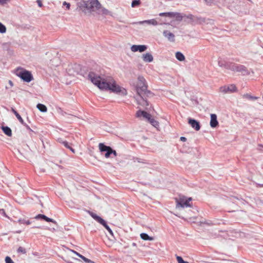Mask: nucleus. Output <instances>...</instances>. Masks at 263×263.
I'll use <instances>...</instances> for the list:
<instances>
[{
  "label": "nucleus",
  "instance_id": "29",
  "mask_svg": "<svg viewBox=\"0 0 263 263\" xmlns=\"http://www.w3.org/2000/svg\"><path fill=\"white\" fill-rule=\"evenodd\" d=\"M58 141L60 143L63 144L64 145V146H65L66 148H70V144L66 141H64L62 139H59Z\"/></svg>",
  "mask_w": 263,
  "mask_h": 263
},
{
  "label": "nucleus",
  "instance_id": "3",
  "mask_svg": "<svg viewBox=\"0 0 263 263\" xmlns=\"http://www.w3.org/2000/svg\"><path fill=\"white\" fill-rule=\"evenodd\" d=\"M87 6L85 5V7H87V10L95 11L99 14L108 15L109 13V11L103 7L98 0H89L87 1Z\"/></svg>",
  "mask_w": 263,
  "mask_h": 263
},
{
  "label": "nucleus",
  "instance_id": "35",
  "mask_svg": "<svg viewBox=\"0 0 263 263\" xmlns=\"http://www.w3.org/2000/svg\"><path fill=\"white\" fill-rule=\"evenodd\" d=\"M0 216L7 217L4 209H0Z\"/></svg>",
  "mask_w": 263,
  "mask_h": 263
},
{
  "label": "nucleus",
  "instance_id": "33",
  "mask_svg": "<svg viewBox=\"0 0 263 263\" xmlns=\"http://www.w3.org/2000/svg\"><path fill=\"white\" fill-rule=\"evenodd\" d=\"M17 252L25 254L26 253V251L25 248L22 247H20L17 249Z\"/></svg>",
  "mask_w": 263,
  "mask_h": 263
},
{
  "label": "nucleus",
  "instance_id": "14",
  "mask_svg": "<svg viewBox=\"0 0 263 263\" xmlns=\"http://www.w3.org/2000/svg\"><path fill=\"white\" fill-rule=\"evenodd\" d=\"M218 125V122L217 120V116L215 114L211 115L210 126L213 127H216Z\"/></svg>",
  "mask_w": 263,
  "mask_h": 263
},
{
  "label": "nucleus",
  "instance_id": "32",
  "mask_svg": "<svg viewBox=\"0 0 263 263\" xmlns=\"http://www.w3.org/2000/svg\"><path fill=\"white\" fill-rule=\"evenodd\" d=\"M20 223L26 224L27 225H29L31 223V222L29 220H26L25 219H19L18 221Z\"/></svg>",
  "mask_w": 263,
  "mask_h": 263
},
{
  "label": "nucleus",
  "instance_id": "5",
  "mask_svg": "<svg viewBox=\"0 0 263 263\" xmlns=\"http://www.w3.org/2000/svg\"><path fill=\"white\" fill-rule=\"evenodd\" d=\"M16 74L26 82H30L33 79L30 71L23 69H17L16 71Z\"/></svg>",
  "mask_w": 263,
  "mask_h": 263
},
{
  "label": "nucleus",
  "instance_id": "22",
  "mask_svg": "<svg viewBox=\"0 0 263 263\" xmlns=\"http://www.w3.org/2000/svg\"><path fill=\"white\" fill-rule=\"evenodd\" d=\"M148 121L155 127L157 128L159 126V122L154 118L150 117Z\"/></svg>",
  "mask_w": 263,
  "mask_h": 263
},
{
  "label": "nucleus",
  "instance_id": "34",
  "mask_svg": "<svg viewBox=\"0 0 263 263\" xmlns=\"http://www.w3.org/2000/svg\"><path fill=\"white\" fill-rule=\"evenodd\" d=\"M5 261L6 263H14L11 258L9 256H7L5 258Z\"/></svg>",
  "mask_w": 263,
  "mask_h": 263
},
{
  "label": "nucleus",
  "instance_id": "44",
  "mask_svg": "<svg viewBox=\"0 0 263 263\" xmlns=\"http://www.w3.org/2000/svg\"><path fill=\"white\" fill-rule=\"evenodd\" d=\"M68 149H69L71 151L72 153H75V150L73 148H72L71 146H70V148H68Z\"/></svg>",
  "mask_w": 263,
  "mask_h": 263
},
{
  "label": "nucleus",
  "instance_id": "23",
  "mask_svg": "<svg viewBox=\"0 0 263 263\" xmlns=\"http://www.w3.org/2000/svg\"><path fill=\"white\" fill-rule=\"evenodd\" d=\"M141 238L144 240H153L154 238L151 236H149L146 233H141L140 234Z\"/></svg>",
  "mask_w": 263,
  "mask_h": 263
},
{
  "label": "nucleus",
  "instance_id": "25",
  "mask_svg": "<svg viewBox=\"0 0 263 263\" xmlns=\"http://www.w3.org/2000/svg\"><path fill=\"white\" fill-rule=\"evenodd\" d=\"M173 18H175L176 21H181L183 18V16L180 13L174 12Z\"/></svg>",
  "mask_w": 263,
  "mask_h": 263
},
{
  "label": "nucleus",
  "instance_id": "37",
  "mask_svg": "<svg viewBox=\"0 0 263 263\" xmlns=\"http://www.w3.org/2000/svg\"><path fill=\"white\" fill-rule=\"evenodd\" d=\"M205 4L211 6L214 2L213 0H204Z\"/></svg>",
  "mask_w": 263,
  "mask_h": 263
},
{
  "label": "nucleus",
  "instance_id": "36",
  "mask_svg": "<svg viewBox=\"0 0 263 263\" xmlns=\"http://www.w3.org/2000/svg\"><path fill=\"white\" fill-rule=\"evenodd\" d=\"M10 0H0V5H4L9 3Z\"/></svg>",
  "mask_w": 263,
  "mask_h": 263
},
{
  "label": "nucleus",
  "instance_id": "27",
  "mask_svg": "<svg viewBox=\"0 0 263 263\" xmlns=\"http://www.w3.org/2000/svg\"><path fill=\"white\" fill-rule=\"evenodd\" d=\"M69 251L70 252H72L73 253L75 254L76 255L79 256L80 258H82L84 261H88V258H87L85 256H83L82 255L80 254V253H78L77 252H76L73 250H71V249H70Z\"/></svg>",
  "mask_w": 263,
  "mask_h": 263
},
{
  "label": "nucleus",
  "instance_id": "31",
  "mask_svg": "<svg viewBox=\"0 0 263 263\" xmlns=\"http://www.w3.org/2000/svg\"><path fill=\"white\" fill-rule=\"evenodd\" d=\"M140 4V0H133L132 3V7H135L137 6H138Z\"/></svg>",
  "mask_w": 263,
  "mask_h": 263
},
{
  "label": "nucleus",
  "instance_id": "45",
  "mask_svg": "<svg viewBox=\"0 0 263 263\" xmlns=\"http://www.w3.org/2000/svg\"><path fill=\"white\" fill-rule=\"evenodd\" d=\"M85 262H86L87 263H95L89 259H88V261H85Z\"/></svg>",
  "mask_w": 263,
  "mask_h": 263
},
{
  "label": "nucleus",
  "instance_id": "28",
  "mask_svg": "<svg viewBox=\"0 0 263 263\" xmlns=\"http://www.w3.org/2000/svg\"><path fill=\"white\" fill-rule=\"evenodd\" d=\"M174 12H164L159 14L160 16L169 17L170 18H173Z\"/></svg>",
  "mask_w": 263,
  "mask_h": 263
},
{
  "label": "nucleus",
  "instance_id": "42",
  "mask_svg": "<svg viewBox=\"0 0 263 263\" xmlns=\"http://www.w3.org/2000/svg\"><path fill=\"white\" fill-rule=\"evenodd\" d=\"M180 140L183 142H185L186 141V138L184 137H181L180 138Z\"/></svg>",
  "mask_w": 263,
  "mask_h": 263
},
{
  "label": "nucleus",
  "instance_id": "6",
  "mask_svg": "<svg viewBox=\"0 0 263 263\" xmlns=\"http://www.w3.org/2000/svg\"><path fill=\"white\" fill-rule=\"evenodd\" d=\"M192 200V198H186L185 197H180L176 199V208L191 207L192 205L190 202Z\"/></svg>",
  "mask_w": 263,
  "mask_h": 263
},
{
  "label": "nucleus",
  "instance_id": "17",
  "mask_svg": "<svg viewBox=\"0 0 263 263\" xmlns=\"http://www.w3.org/2000/svg\"><path fill=\"white\" fill-rule=\"evenodd\" d=\"M12 111L14 113V114L15 115L17 119L18 120V121L21 122V124H22L24 125H25L26 127L29 128V126L24 123V121L22 118L21 117V116L18 114V112L13 108H12Z\"/></svg>",
  "mask_w": 263,
  "mask_h": 263
},
{
  "label": "nucleus",
  "instance_id": "16",
  "mask_svg": "<svg viewBox=\"0 0 263 263\" xmlns=\"http://www.w3.org/2000/svg\"><path fill=\"white\" fill-rule=\"evenodd\" d=\"M35 219L42 218L47 222H51L53 223L57 224V222L53 219L47 217L46 216L43 214H38L35 217Z\"/></svg>",
  "mask_w": 263,
  "mask_h": 263
},
{
  "label": "nucleus",
  "instance_id": "21",
  "mask_svg": "<svg viewBox=\"0 0 263 263\" xmlns=\"http://www.w3.org/2000/svg\"><path fill=\"white\" fill-rule=\"evenodd\" d=\"M176 58L179 61H183L185 60L184 55L180 52L177 51L175 53Z\"/></svg>",
  "mask_w": 263,
  "mask_h": 263
},
{
  "label": "nucleus",
  "instance_id": "41",
  "mask_svg": "<svg viewBox=\"0 0 263 263\" xmlns=\"http://www.w3.org/2000/svg\"><path fill=\"white\" fill-rule=\"evenodd\" d=\"M37 3L40 7H42L43 5H42V3L41 0H37Z\"/></svg>",
  "mask_w": 263,
  "mask_h": 263
},
{
  "label": "nucleus",
  "instance_id": "38",
  "mask_svg": "<svg viewBox=\"0 0 263 263\" xmlns=\"http://www.w3.org/2000/svg\"><path fill=\"white\" fill-rule=\"evenodd\" d=\"M176 259L178 263H183V262L184 261L180 256H177Z\"/></svg>",
  "mask_w": 263,
  "mask_h": 263
},
{
  "label": "nucleus",
  "instance_id": "46",
  "mask_svg": "<svg viewBox=\"0 0 263 263\" xmlns=\"http://www.w3.org/2000/svg\"><path fill=\"white\" fill-rule=\"evenodd\" d=\"M73 258L76 260H78V261H80L79 259H77V258H75L74 257H73Z\"/></svg>",
  "mask_w": 263,
  "mask_h": 263
},
{
  "label": "nucleus",
  "instance_id": "43",
  "mask_svg": "<svg viewBox=\"0 0 263 263\" xmlns=\"http://www.w3.org/2000/svg\"><path fill=\"white\" fill-rule=\"evenodd\" d=\"M9 84L10 85V86L11 87L13 86V83L11 80H9L8 82Z\"/></svg>",
  "mask_w": 263,
  "mask_h": 263
},
{
  "label": "nucleus",
  "instance_id": "20",
  "mask_svg": "<svg viewBox=\"0 0 263 263\" xmlns=\"http://www.w3.org/2000/svg\"><path fill=\"white\" fill-rule=\"evenodd\" d=\"M84 4H86V5L87 6V2H83L79 3H78V5L80 10H81L84 13H86V9H87V7H85V5Z\"/></svg>",
  "mask_w": 263,
  "mask_h": 263
},
{
  "label": "nucleus",
  "instance_id": "26",
  "mask_svg": "<svg viewBox=\"0 0 263 263\" xmlns=\"http://www.w3.org/2000/svg\"><path fill=\"white\" fill-rule=\"evenodd\" d=\"M69 251L70 252H72L73 253L75 254L76 255L79 256L80 258H82L84 261H88V258H87L85 256H83L82 255L80 254V253H78L77 252H76L73 250H71V249H70Z\"/></svg>",
  "mask_w": 263,
  "mask_h": 263
},
{
  "label": "nucleus",
  "instance_id": "24",
  "mask_svg": "<svg viewBox=\"0 0 263 263\" xmlns=\"http://www.w3.org/2000/svg\"><path fill=\"white\" fill-rule=\"evenodd\" d=\"M37 108L40 110L41 112H45L47 110V107L42 104H38L37 105Z\"/></svg>",
  "mask_w": 263,
  "mask_h": 263
},
{
  "label": "nucleus",
  "instance_id": "19",
  "mask_svg": "<svg viewBox=\"0 0 263 263\" xmlns=\"http://www.w3.org/2000/svg\"><path fill=\"white\" fill-rule=\"evenodd\" d=\"M2 129L3 132L8 137H11L12 136V130L10 127L8 126H3L2 127Z\"/></svg>",
  "mask_w": 263,
  "mask_h": 263
},
{
  "label": "nucleus",
  "instance_id": "8",
  "mask_svg": "<svg viewBox=\"0 0 263 263\" xmlns=\"http://www.w3.org/2000/svg\"><path fill=\"white\" fill-rule=\"evenodd\" d=\"M99 148L101 152H106L105 154V158H108L110 157L111 155V148L110 146H106L103 143H100L99 144Z\"/></svg>",
  "mask_w": 263,
  "mask_h": 263
},
{
  "label": "nucleus",
  "instance_id": "11",
  "mask_svg": "<svg viewBox=\"0 0 263 263\" xmlns=\"http://www.w3.org/2000/svg\"><path fill=\"white\" fill-rule=\"evenodd\" d=\"M188 123L192 126V127L194 128L196 130L198 131L200 129V126L199 122L195 119L189 118Z\"/></svg>",
  "mask_w": 263,
  "mask_h": 263
},
{
  "label": "nucleus",
  "instance_id": "4",
  "mask_svg": "<svg viewBox=\"0 0 263 263\" xmlns=\"http://www.w3.org/2000/svg\"><path fill=\"white\" fill-rule=\"evenodd\" d=\"M218 65L221 67L231 69L233 71H240L243 69L242 66H238L235 64H229L222 58H219L218 61Z\"/></svg>",
  "mask_w": 263,
  "mask_h": 263
},
{
  "label": "nucleus",
  "instance_id": "1",
  "mask_svg": "<svg viewBox=\"0 0 263 263\" xmlns=\"http://www.w3.org/2000/svg\"><path fill=\"white\" fill-rule=\"evenodd\" d=\"M88 78L91 82L100 89L109 90L122 95L127 94L126 90L118 85L111 77L101 76L94 72H90Z\"/></svg>",
  "mask_w": 263,
  "mask_h": 263
},
{
  "label": "nucleus",
  "instance_id": "47",
  "mask_svg": "<svg viewBox=\"0 0 263 263\" xmlns=\"http://www.w3.org/2000/svg\"><path fill=\"white\" fill-rule=\"evenodd\" d=\"M183 263H189L187 261H184Z\"/></svg>",
  "mask_w": 263,
  "mask_h": 263
},
{
  "label": "nucleus",
  "instance_id": "12",
  "mask_svg": "<svg viewBox=\"0 0 263 263\" xmlns=\"http://www.w3.org/2000/svg\"><path fill=\"white\" fill-rule=\"evenodd\" d=\"M163 35L171 42H174L175 41V35L168 30H164L163 32Z\"/></svg>",
  "mask_w": 263,
  "mask_h": 263
},
{
  "label": "nucleus",
  "instance_id": "49",
  "mask_svg": "<svg viewBox=\"0 0 263 263\" xmlns=\"http://www.w3.org/2000/svg\"><path fill=\"white\" fill-rule=\"evenodd\" d=\"M67 261L68 263H72V262H70L69 260H67Z\"/></svg>",
  "mask_w": 263,
  "mask_h": 263
},
{
  "label": "nucleus",
  "instance_id": "9",
  "mask_svg": "<svg viewBox=\"0 0 263 263\" xmlns=\"http://www.w3.org/2000/svg\"><path fill=\"white\" fill-rule=\"evenodd\" d=\"M219 90L224 93H232L236 91L237 88L235 85L232 84L222 86L219 88Z\"/></svg>",
  "mask_w": 263,
  "mask_h": 263
},
{
  "label": "nucleus",
  "instance_id": "2",
  "mask_svg": "<svg viewBox=\"0 0 263 263\" xmlns=\"http://www.w3.org/2000/svg\"><path fill=\"white\" fill-rule=\"evenodd\" d=\"M147 86L146 84V80L143 77L139 76L138 78V82L136 86V90L137 95L135 97L138 105L143 107L148 106V102L146 97L153 96V93L147 90Z\"/></svg>",
  "mask_w": 263,
  "mask_h": 263
},
{
  "label": "nucleus",
  "instance_id": "18",
  "mask_svg": "<svg viewBox=\"0 0 263 263\" xmlns=\"http://www.w3.org/2000/svg\"><path fill=\"white\" fill-rule=\"evenodd\" d=\"M144 23L147 24L148 25H152L154 26H156L158 24L157 21L155 19L145 20V21H141L139 22V24H143Z\"/></svg>",
  "mask_w": 263,
  "mask_h": 263
},
{
  "label": "nucleus",
  "instance_id": "10",
  "mask_svg": "<svg viewBox=\"0 0 263 263\" xmlns=\"http://www.w3.org/2000/svg\"><path fill=\"white\" fill-rule=\"evenodd\" d=\"M147 46L144 45H134L131 46L130 49L133 52L139 51L142 52L147 49Z\"/></svg>",
  "mask_w": 263,
  "mask_h": 263
},
{
  "label": "nucleus",
  "instance_id": "48",
  "mask_svg": "<svg viewBox=\"0 0 263 263\" xmlns=\"http://www.w3.org/2000/svg\"><path fill=\"white\" fill-rule=\"evenodd\" d=\"M133 246H136V243H133Z\"/></svg>",
  "mask_w": 263,
  "mask_h": 263
},
{
  "label": "nucleus",
  "instance_id": "40",
  "mask_svg": "<svg viewBox=\"0 0 263 263\" xmlns=\"http://www.w3.org/2000/svg\"><path fill=\"white\" fill-rule=\"evenodd\" d=\"M111 154H113L114 155V156H115V157L117 156V153L116 151L112 149V148H111Z\"/></svg>",
  "mask_w": 263,
  "mask_h": 263
},
{
  "label": "nucleus",
  "instance_id": "13",
  "mask_svg": "<svg viewBox=\"0 0 263 263\" xmlns=\"http://www.w3.org/2000/svg\"><path fill=\"white\" fill-rule=\"evenodd\" d=\"M136 116L137 118L143 117V118L147 119V120H148L149 118L151 117V115L149 114L145 111H142L140 110L137 111Z\"/></svg>",
  "mask_w": 263,
  "mask_h": 263
},
{
  "label": "nucleus",
  "instance_id": "30",
  "mask_svg": "<svg viewBox=\"0 0 263 263\" xmlns=\"http://www.w3.org/2000/svg\"><path fill=\"white\" fill-rule=\"evenodd\" d=\"M6 31V28L5 25L0 23V33H4Z\"/></svg>",
  "mask_w": 263,
  "mask_h": 263
},
{
  "label": "nucleus",
  "instance_id": "39",
  "mask_svg": "<svg viewBox=\"0 0 263 263\" xmlns=\"http://www.w3.org/2000/svg\"><path fill=\"white\" fill-rule=\"evenodd\" d=\"M63 5L64 6H66V8L67 9H70V5L69 3H68L66 2H64L63 3Z\"/></svg>",
  "mask_w": 263,
  "mask_h": 263
},
{
  "label": "nucleus",
  "instance_id": "15",
  "mask_svg": "<svg viewBox=\"0 0 263 263\" xmlns=\"http://www.w3.org/2000/svg\"><path fill=\"white\" fill-rule=\"evenodd\" d=\"M142 58L143 61L148 63L153 62L154 60L152 54L150 53H146L142 54Z\"/></svg>",
  "mask_w": 263,
  "mask_h": 263
},
{
  "label": "nucleus",
  "instance_id": "7",
  "mask_svg": "<svg viewBox=\"0 0 263 263\" xmlns=\"http://www.w3.org/2000/svg\"><path fill=\"white\" fill-rule=\"evenodd\" d=\"M90 215L97 222L103 225L106 229L108 231L110 234L113 235V232L112 230L110 229V228L109 227V226L107 224L106 221L103 219L101 217L98 216L97 214L92 213V212H89Z\"/></svg>",
  "mask_w": 263,
  "mask_h": 263
}]
</instances>
